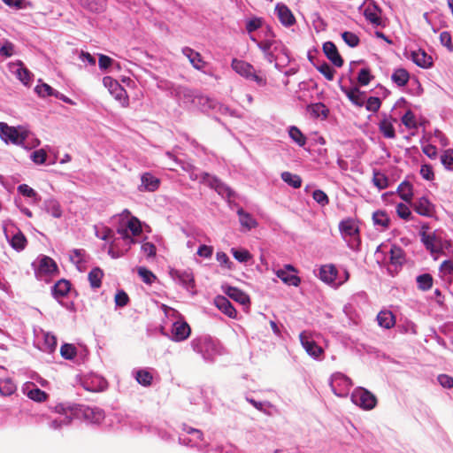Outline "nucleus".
Returning a JSON list of instances; mask_svg holds the SVG:
<instances>
[{"instance_id":"69168bd1","label":"nucleus","mask_w":453,"mask_h":453,"mask_svg":"<svg viewBox=\"0 0 453 453\" xmlns=\"http://www.w3.org/2000/svg\"><path fill=\"white\" fill-rule=\"evenodd\" d=\"M312 197L318 203L323 206L329 203L327 195L320 189L313 191Z\"/></svg>"},{"instance_id":"c03bdc74","label":"nucleus","mask_w":453,"mask_h":453,"mask_svg":"<svg viewBox=\"0 0 453 453\" xmlns=\"http://www.w3.org/2000/svg\"><path fill=\"white\" fill-rule=\"evenodd\" d=\"M135 379L139 384L148 387L151 385L153 377L150 372L146 370H139L136 372Z\"/></svg>"},{"instance_id":"5701e85b","label":"nucleus","mask_w":453,"mask_h":453,"mask_svg":"<svg viewBox=\"0 0 453 453\" xmlns=\"http://www.w3.org/2000/svg\"><path fill=\"white\" fill-rule=\"evenodd\" d=\"M81 4L92 12H102L106 9V0H80Z\"/></svg>"},{"instance_id":"393cba45","label":"nucleus","mask_w":453,"mask_h":453,"mask_svg":"<svg viewBox=\"0 0 453 453\" xmlns=\"http://www.w3.org/2000/svg\"><path fill=\"white\" fill-rule=\"evenodd\" d=\"M71 284L66 280H59L52 288V294L56 298L65 296L70 291Z\"/></svg>"},{"instance_id":"603ef678","label":"nucleus","mask_w":453,"mask_h":453,"mask_svg":"<svg viewBox=\"0 0 453 453\" xmlns=\"http://www.w3.org/2000/svg\"><path fill=\"white\" fill-rule=\"evenodd\" d=\"M19 65L20 67L16 71L17 77L24 85H28L31 81V73L22 63H19Z\"/></svg>"},{"instance_id":"c756f323","label":"nucleus","mask_w":453,"mask_h":453,"mask_svg":"<svg viewBox=\"0 0 453 453\" xmlns=\"http://www.w3.org/2000/svg\"><path fill=\"white\" fill-rule=\"evenodd\" d=\"M398 195L406 203H411L413 193H412V186L408 181L402 182L398 187Z\"/></svg>"},{"instance_id":"e2e57ef3","label":"nucleus","mask_w":453,"mask_h":453,"mask_svg":"<svg viewBox=\"0 0 453 453\" xmlns=\"http://www.w3.org/2000/svg\"><path fill=\"white\" fill-rule=\"evenodd\" d=\"M440 42L450 52H453L452 38H451V35L449 32L443 31V32L441 33V35H440Z\"/></svg>"},{"instance_id":"6e6552de","label":"nucleus","mask_w":453,"mask_h":453,"mask_svg":"<svg viewBox=\"0 0 453 453\" xmlns=\"http://www.w3.org/2000/svg\"><path fill=\"white\" fill-rule=\"evenodd\" d=\"M410 203L413 210L421 216L431 217L434 211L433 203L426 196L419 197Z\"/></svg>"},{"instance_id":"a19ab883","label":"nucleus","mask_w":453,"mask_h":453,"mask_svg":"<svg viewBox=\"0 0 453 453\" xmlns=\"http://www.w3.org/2000/svg\"><path fill=\"white\" fill-rule=\"evenodd\" d=\"M417 283L419 289L426 291L433 286V277L429 273H424L417 278Z\"/></svg>"},{"instance_id":"9b49d317","label":"nucleus","mask_w":453,"mask_h":453,"mask_svg":"<svg viewBox=\"0 0 453 453\" xmlns=\"http://www.w3.org/2000/svg\"><path fill=\"white\" fill-rule=\"evenodd\" d=\"M323 51L326 58L337 67L343 65V59L339 54L335 44L332 42H326L323 44Z\"/></svg>"},{"instance_id":"b1692460","label":"nucleus","mask_w":453,"mask_h":453,"mask_svg":"<svg viewBox=\"0 0 453 453\" xmlns=\"http://www.w3.org/2000/svg\"><path fill=\"white\" fill-rule=\"evenodd\" d=\"M173 276L179 280V281L188 289L195 287L194 275L189 271H176Z\"/></svg>"},{"instance_id":"7c9ffc66","label":"nucleus","mask_w":453,"mask_h":453,"mask_svg":"<svg viewBox=\"0 0 453 453\" xmlns=\"http://www.w3.org/2000/svg\"><path fill=\"white\" fill-rule=\"evenodd\" d=\"M348 98L356 105L361 107L365 104L364 93L360 92L357 88L344 90Z\"/></svg>"},{"instance_id":"39448f33","label":"nucleus","mask_w":453,"mask_h":453,"mask_svg":"<svg viewBox=\"0 0 453 453\" xmlns=\"http://www.w3.org/2000/svg\"><path fill=\"white\" fill-rule=\"evenodd\" d=\"M104 85L109 88L111 94L120 102L122 106L127 107L129 103L127 91L119 85V83L111 77L103 79Z\"/></svg>"},{"instance_id":"8fccbe9b","label":"nucleus","mask_w":453,"mask_h":453,"mask_svg":"<svg viewBox=\"0 0 453 453\" xmlns=\"http://www.w3.org/2000/svg\"><path fill=\"white\" fill-rule=\"evenodd\" d=\"M373 184L380 189H384L388 186V180L384 173L374 172L372 178Z\"/></svg>"},{"instance_id":"3c124183","label":"nucleus","mask_w":453,"mask_h":453,"mask_svg":"<svg viewBox=\"0 0 453 453\" xmlns=\"http://www.w3.org/2000/svg\"><path fill=\"white\" fill-rule=\"evenodd\" d=\"M342 37L345 43L351 48L357 47L360 42L358 36L356 34L349 31L343 32L342 34Z\"/></svg>"},{"instance_id":"a878e982","label":"nucleus","mask_w":453,"mask_h":453,"mask_svg":"<svg viewBox=\"0 0 453 453\" xmlns=\"http://www.w3.org/2000/svg\"><path fill=\"white\" fill-rule=\"evenodd\" d=\"M104 272L99 267L93 268L88 275V279L92 288H99L102 286Z\"/></svg>"},{"instance_id":"6ab92c4d","label":"nucleus","mask_w":453,"mask_h":453,"mask_svg":"<svg viewBox=\"0 0 453 453\" xmlns=\"http://www.w3.org/2000/svg\"><path fill=\"white\" fill-rule=\"evenodd\" d=\"M224 293L241 304H246L250 303L249 296L237 288L226 286L225 288Z\"/></svg>"},{"instance_id":"2eb2a0df","label":"nucleus","mask_w":453,"mask_h":453,"mask_svg":"<svg viewBox=\"0 0 453 453\" xmlns=\"http://www.w3.org/2000/svg\"><path fill=\"white\" fill-rule=\"evenodd\" d=\"M142 184L139 187L140 191L154 192L160 185V180L150 173H145L141 178Z\"/></svg>"},{"instance_id":"f3484780","label":"nucleus","mask_w":453,"mask_h":453,"mask_svg":"<svg viewBox=\"0 0 453 453\" xmlns=\"http://www.w3.org/2000/svg\"><path fill=\"white\" fill-rule=\"evenodd\" d=\"M182 53L188 58L192 66L196 70H202L205 66L206 63L203 61L199 52L195 51L189 47H184L182 49Z\"/></svg>"},{"instance_id":"bb28decb","label":"nucleus","mask_w":453,"mask_h":453,"mask_svg":"<svg viewBox=\"0 0 453 453\" xmlns=\"http://www.w3.org/2000/svg\"><path fill=\"white\" fill-rule=\"evenodd\" d=\"M391 80L399 87L405 86L409 80L410 74L404 68H397L394 71Z\"/></svg>"},{"instance_id":"680f3d73","label":"nucleus","mask_w":453,"mask_h":453,"mask_svg":"<svg viewBox=\"0 0 453 453\" xmlns=\"http://www.w3.org/2000/svg\"><path fill=\"white\" fill-rule=\"evenodd\" d=\"M46 158H47V153L43 149L35 150L31 154V159L33 160V162H35L37 165H42V164L45 163Z\"/></svg>"},{"instance_id":"6e6d98bb","label":"nucleus","mask_w":453,"mask_h":453,"mask_svg":"<svg viewBox=\"0 0 453 453\" xmlns=\"http://www.w3.org/2000/svg\"><path fill=\"white\" fill-rule=\"evenodd\" d=\"M373 79V76L371 74V72L367 68H363L359 71L357 76V81L361 86H366L370 83V81Z\"/></svg>"},{"instance_id":"bf43d9fd","label":"nucleus","mask_w":453,"mask_h":453,"mask_svg":"<svg viewBox=\"0 0 453 453\" xmlns=\"http://www.w3.org/2000/svg\"><path fill=\"white\" fill-rule=\"evenodd\" d=\"M402 123L407 128H416L417 127L415 116L411 111H407L404 113V115L402 117Z\"/></svg>"},{"instance_id":"09e8293b","label":"nucleus","mask_w":453,"mask_h":453,"mask_svg":"<svg viewBox=\"0 0 453 453\" xmlns=\"http://www.w3.org/2000/svg\"><path fill=\"white\" fill-rule=\"evenodd\" d=\"M310 109L311 111V113L316 118H319L320 116L326 118L329 112L327 107L321 103L311 104L310 106Z\"/></svg>"},{"instance_id":"774afa93","label":"nucleus","mask_w":453,"mask_h":453,"mask_svg":"<svg viewBox=\"0 0 453 453\" xmlns=\"http://www.w3.org/2000/svg\"><path fill=\"white\" fill-rule=\"evenodd\" d=\"M441 161L446 168L449 169L450 165H453V150H446L441 157Z\"/></svg>"},{"instance_id":"e433bc0d","label":"nucleus","mask_w":453,"mask_h":453,"mask_svg":"<svg viewBox=\"0 0 453 453\" xmlns=\"http://www.w3.org/2000/svg\"><path fill=\"white\" fill-rule=\"evenodd\" d=\"M288 134L290 138L297 143L300 147H303L306 143V137L303 135V134L301 132V130L293 126L289 127Z\"/></svg>"},{"instance_id":"2f4dec72","label":"nucleus","mask_w":453,"mask_h":453,"mask_svg":"<svg viewBox=\"0 0 453 453\" xmlns=\"http://www.w3.org/2000/svg\"><path fill=\"white\" fill-rule=\"evenodd\" d=\"M379 129L386 138L394 139L395 137V131L393 124L388 119H384L380 122Z\"/></svg>"},{"instance_id":"ddd939ff","label":"nucleus","mask_w":453,"mask_h":453,"mask_svg":"<svg viewBox=\"0 0 453 453\" xmlns=\"http://www.w3.org/2000/svg\"><path fill=\"white\" fill-rule=\"evenodd\" d=\"M411 60L419 67L429 68L433 65V58L424 50L418 49L411 52Z\"/></svg>"},{"instance_id":"13d9d810","label":"nucleus","mask_w":453,"mask_h":453,"mask_svg":"<svg viewBox=\"0 0 453 453\" xmlns=\"http://www.w3.org/2000/svg\"><path fill=\"white\" fill-rule=\"evenodd\" d=\"M381 105V101L377 96H370L365 104V108L369 111L377 112Z\"/></svg>"},{"instance_id":"20e7f679","label":"nucleus","mask_w":453,"mask_h":453,"mask_svg":"<svg viewBox=\"0 0 453 453\" xmlns=\"http://www.w3.org/2000/svg\"><path fill=\"white\" fill-rule=\"evenodd\" d=\"M352 401L365 410H372L376 406L377 399L373 394L365 388L357 389L352 395Z\"/></svg>"},{"instance_id":"79ce46f5","label":"nucleus","mask_w":453,"mask_h":453,"mask_svg":"<svg viewBox=\"0 0 453 453\" xmlns=\"http://www.w3.org/2000/svg\"><path fill=\"white\" fill-rule=\"evenodd\" d=\"M16 391V385L10 380H3L0 381V394L4 396L12 395Z\"/></svg>"},{"instance_id":"cd10ccee","label":"nucleus","mask_w":453,"mask_h":453,"mask_svg":"<svg viewBox=\"0 0 453 453\" xmlns=\"http://www.w3.org/2000/svg\"><path fill=\"white\" fill-rule=\"evenodd\" d=\"M183 430L188 434L193 436V438H188V439L183 438L182 439V442L185 445H190L191 442L197 443L198 441H201L203 439V434L202 431H200L198 429H196V428H193V427H190L188 426H184Z\"/></svg>"},{"instance_id":"0eeeda50","label":"nucleus","mask_w":453,"mask_h":453,"mask_svg":"<svg viewBox=\"0 0 453 453\" xmlns=\"http://www.w3.org/2000/svg\"><path fill=\"white\" fill-rule=\"evenodd\" d=\"M299 338L303 347L310 356L319 357L323 354V349L310 337L307 332H302Z\"/></svg>"},{"instance_id":"de8ad7c7","label":"nucleus","mask_w":453,"mask_h":453,"mask_svg":"<svg viewBox=\"0 0 453 453\" xmlns=\"http://www.w3.org/2000/svg\"><path fill=\"white\" fill-rule=\"evenodd\" d=\"M273 40H264L261 42H257V47L263 51V53L266 56L267 58L271 60L273 58V50L272 47L274 44Z\"/></svg>"},{"instance_id":"f03ea898","label":"nucleus","mask_w":453,"mask_h":453,"mask_svg":"<svg viewBox=\"0 0 453 453\" xmlns=\"http://www.w3.org/2000/svg\"><path fill=\"white\" fill-rule=\"evenodd\" d=\"M0 137L6 143L22 145L27 137V132L21 127H10L0 122Z\"/></svg>"},{"instance_id":"f8f14e48","label":"nucleus","mask_w":453,"mask_h":453,"mask_svg":"<svg viewBox=\"0 0 453 453\" xmlns=\"http://www.w3.org/2000/svg\"><path fill=\"white\" fill-rule=\"evenodd\" d=\"M340 231L342 234L347 237H354L357 241V244L360 243V239L358 237L359 229L355 221L351 219H348L342 220L339 225Z\"/></svg>"},{"instance_id":"864d4df0","label":"nucleus","mask_w":453,"mask_h":453,"mask_svg":"<svg viewBox=\"0 0 453 453\" xmlns=\"http://www.w3.org/2000/svg\"><path fill=\"white\" fill-rule=\"evenodd\" d=\"M396 213L401 219L404 220H411L413 219L409 206L405 203H398L396 205Z\"/></svg>"},{"instance_id":"49530a36","label":"nucleus","mask_w":453,"mask_h":453,"mask_svg":"<svg viewBox=\"0 0 453 453\" xmlns=\"http://www.w3.org/2000/svg\"><path fill=\"white\" fill-rule=\"evenodd\" d=\"M35 92L42 97L54 96L58 97V92H55L54 89L48 84L42 83L35 87Z\"/></svg>"},{"instance_id":"9d476101","label":"nucleus","mask_w":453,"mask_h":453,"mask_svg":"<svg viewBox=\"0 0 453 453\" xmlns=\"http://www.w3.org/2000/svg\"><path fill=\"white\" fill-rule=\"evenodd\" d=\"M202 178L203 180H206L220 196H226L227 197L232 196V190L218 178L211 177L207 173H203L202 174Z\"/></svg>"},{"instance_id":"4be33fe9","label":"nucleus","mask_w":453,"mask_h":453,"mask_svg":"<svg viewBox=\"0 0 453 453\" xmlns=\"http://www.w3.org/2000/svg\"><path fill=\"white\" fill-rule=\"evenodd\" d=\"M377 320L381 327L389 329L395 324V318L390 311H381L377 315Z\"/></svg>"},{"instance_id":"052dcab7","label":"nucleus","mask_w":453,"mask_h":453,"mask_svg":"<svg viewBox=\"0 0 453 453\" xmlns=\"http://www.w3.org/2000/svg\"><path fill=\"white\" fill-rule=\"evenodd\" d=\"M232 254L234 257L239 262H247L249 261L252 256L247 250H232Z\"/></svg>"},{"instance_id":"338daca9","label":"nucleus","mask_w":453,"mask_h":453,"mask_svg":"<svg viewBox=\"0 0 453 453\" xmlns=\"http://www.w3.org/2000/svg\"><path fill=\"white\" fill-rule=\"evenodd\" d=\"M85 250H73V254L70 256V259L73 264L79 265L85 262Z\"/></svg>"},{"instance_id":"72a5a7b5","label":"nucleus","mask_w":453,"mask_h":453,"mask_svg":"<svg viewBox=\"0 0 453 453\" xmlns=\"http://www.w3.org/2000/svg\"><path fill=\"white\" fill-rule=\"evenodd\" d=\"M421 241L426 246V248L431 252H435L438 250L437 239L433 234H426L423 232L421 234Z\"/></svg>"},{"instance_id":"4468645a","label":"nucleus","mask_w":453,"mask_h":453,"mask_svg":"<svg viewBox=\"0 0 453 453\" xmlns=\"http://www.w3.org/2000/svg\"><path fill=\"white\" fill-rule=\"evenodd\" d=\"M275 11L280 23L285 27H290L296 23V18L292 12L285 4H278Z\"/></svg>"},{"instance_id":"c9c22d12","label":"nucleus","mask_w":453,"mask_h":453,"mask_svg":"<svg viewBox=\"0 0 453 453\" xmlns=\"http://www.w3.org/2000/svg\"><path fill=\"white\" fill-rule=\"evenodd\" d=\"M281 179L284 182L295 188H298L302 185L301 177L297 174H293L290 172H283L281 173Z\"/></svg>"},{"instance_id":"aec40b11","label":"nucleus","mask_w":453,"mask_h":453,"mask_svg":"<svg viewBox=\"0 0 453 453\" xmlns=\"http://www.w3.org/2000/svg\"><path fill=\"white\" fill-rule=\"evenodd\" d=\"M337 273L336 267L332 264L322 265L319 269L320 280L328 284L334 282Z\"/></svg>"},{"instance_id":"f704fd0d","label":"nucleus","mask_w":453,"mask_h":453,"mask_svg":"<svg viewBox=\"0 0 453 453\" xmlns=\"http://www.w3.org/2000/svg\"><path fill=\"white\" fill-rule=\"evenodd\" d=\"M27 241L26 236L19 231L17 234H15L10 242L11 246L16 250H23L25 247L27 246Z\"/></svg>"},{"instance_id":"7ed1b4c3","label":"nucleus","mask_w":453,"mask_h":453,"mask_svg":"<svg viewBox=\"0 0 453 453\" xmlns=\"http://www.w3.org/2000/svg\"><path fill=\"white\" fill-rule=\"evenodd\" d=\"M53 411L62 416L60 422L68 426L72 423L74 418H77L81 412V408L76 404L65 405L64 403H58L52 408Z\"/></svg>"},{"instance_id":"1a4fd4ad","label":"nucleus","mask_w":453,"mask_h":453,"mask_svg":"<svg viewBox=\"0 0 453 453\" xmlns=\"http://www.w3.org/2000/svg\"><path fill=\"white\" fill-rule=\"evenodd\" d=\"M191 333L189 325L183 320L176 321L173 325L172 334L173 340L175 342H181L186 340Z\"/></svg>"},{"instance_id":"dca6fc26","label":"nucleus","mask_w":453,"mask_h":453,"mask_svg":"<svg viewBox=\"0 0 453 453\" xmlns=\"http://www.w3.org/2000/svg\"><path fill=\"white\" fill-rule=\"evenodd\" d=\"M214 303L219 311H221L229 318L234 319L236 317V310L226 297L223 296H218L214 299Z\"/></svg>"},{"instance_id":"f257e3e1","label":"nucleus","mask_w":453,"mask_h":453,"mask_svg":"<svg viewBox=\"0 0 453 453\" xmlns=\"http://www.w3.org/2000/svg\"><path fill=\"white\" fill-rule=\"evenodd\" d=\"M231 67L240 76L255 81L260 87H265L267 84L266 78L260 74L261 72H257L251 64L244 60L234 58Z\"/></svg>"},{"instance_id":"a211bd4d","label":"nucleus","mask_w":453,"mask_h":453,"mask_svg":"<svg viewBox=\"0 0 453 453\" xmlns=\"http://www.w3.org/2000/svg\"><path fill=\"white\" fill-rule=\"evenodd\" d=\"M58 272V265L56 262L48 256H43L37 269L39 274H51Z\"/></svg>"},{"instance_id":"c85d7f7f","label":"nucleus","mask_w":453,"mask_h":453,"mask_svg":"<svg viewBox=\"0 0 453 453\" xmlns=\"http://www.w3.org/2000/svg\"><path fill=\"white\" fill-rule=\"evenodd\" d=\"M364 15L373 25L380 26L382 24L380 11L376 6L367 7L364 12Z\"/></svg>"},{"instance_id":"58836bf2","label":"nucleus","mask_w":453,"mask_h":453,"mask_svg":"<svg viewBox=\"0 0 453 453\" xmlns=\"http://www.w3.org/2000/svg\"><path fill=\"white\" fill-rule=\"evenodd\" d=\"M137 273L138 275L142 278V281L146 284L151 285L157 280V276L146 267H138Z\"/></svg>"},{"instance_id":"37998d69","label":"nucleus","mask_w":453,"mask_h":453,"mask_svg":"<svg viewBox=\"0 0 453 453\" xmlns=\"http://www.w3.org/2000/svg\"><path fill=\"white\" fill-rule=\"evenodd\" d=\"M46 211L54 218H60L62 216V209L58 202L55 200H49L46 202Z\"/></svg>"},{"instance_id":"412c9836","label":"nucleus","mask_w":453,"mask_h":453,"mask_svg":"<svg viewBox=\"0 0 453 453\" xmlns=\"http://www.w3.org/2000/svg\"><path fill=\"white\" fill-rule=\"evenodd\" d=\"M237 214L239 216L240 224L247 231L257 226V221L250 213L244 211L243 209H239Z\"/></svg>"},{"instance_id":"ea45409f","label":"nucleus","mask_w":453,"mask_h":453,"mask_svg":"<svg viewBox=\"0 0 453 453\" xmlns=\"http://www.w3.org/2000/svg\"><path fill=\"white\" fill-rule=\"evenodd\" d=\"M62 357L67 360L73 359L77 355V349L73 344L65 343L60 348Z\"/></svg>"},{"instance_id":"5fc2aeb1","label":"nucleus","mask_w":453,"mask_h":453,"mask_svg":"<svg viewBox=\"0 0 453 453\" xmlns=\"http://www.w3.org/2000/svg\"><path fill=\"white\" fill-rule=\"evenodd\" d=\"M318 71L322 73L326 80L333 81L335 71L326 62L317 66Z\"/></svg>"},{"instance_id":"423d86ee","label":"nucleus","mask_w":453,"mask_h":453,"mask_svg":"<svg viewBox=\"0 0 453 453\" xmlns=\"http://www.w3.org/2000/svg\"><path fill=\"white\" fill-rule=\"evenodd\" d=\"M296 272V269L293 265H286L284 268L276 271V275L285 284L297 287L301 283V279L297 275L294 274V273Z\"/></svg>"},{"instance_id":"0e129e2a","label":"nucleus","mask_w":453,"mask_h":453,"mask_svg":"<svg viewBox=\"0 0 453 453\" xmlns=\"http://www.w3.org/2000/svg\"><path fill=\"white\" fill-rule=\"evenodd\" d=\"M129 303V296L124 290H119L115 295V303L117 306L124 307Z\"/></svg>"},{"instance_id":"4c0bfd02","label":"nucleus","mask_w":453,"mask_h":453,"mask_svg":"<svg viewBox=\"0 0 453 453\" xmlns=\"http://www.w3.org/2000/svg\"><path fill=\"white\" fill-rule=\"evenodd\" d=\"M404 260V252L398 246H392L390 249V262L394 265H402Z\"/></svg>"},{"instance_id":"a18cd8bd","label":"nucleus","mask_w":453,"mask_h":453,"mask_svg":"<svg viewBox=\"0 0 453 453\" xmlns=\"http://www.w3.org/2000/svg\"><path fill=\"white\" fill-rule=\"evenodd\" d=\"M27 397L38 403H42L47 400L48 395L38 388H35L29 390L27 394Z\"/></svg>"},{"instance_id":"473e14b6","label":"nucleus","mask_w":453,"mask_h":453,"mask_svg":"<svg viewBox=\"0 0 453 453\" xmlns=\"http://www.w3.org/2000/svg\"><path fill=\"white\" fill-rule=\"evenodd\" d=\"M373 223L377 226H380L383 228H388L390 224V218L386 211H377L372 214Z\"/></svg>"},{"instance_id":"4d7b16f0","label":"nucleus","mask_w":453,"mask_h":453,"mask_svg":"<svg viewBox=\"0 0 453 453\" xmlns=\"http://www.w3.org/2000/svg\"><path fill=\"white\" fill-rule=\"evenodd\" d=\"M127 228L132 232L133 235L134 236L139 235L142 231L141 222L135 217H132L128 220Z\"/></svg>"}]
</instances>
